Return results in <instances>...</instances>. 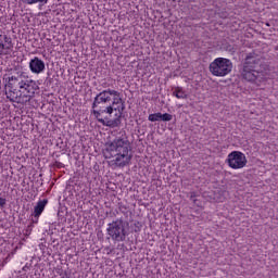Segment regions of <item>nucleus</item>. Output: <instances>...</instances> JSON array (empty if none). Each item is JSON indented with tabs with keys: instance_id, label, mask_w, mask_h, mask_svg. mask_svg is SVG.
<instances>
[{
	"instance_id": "nucleus-1",
	"label": "nucleus",
	"mask_w": 278,
	"mask_h": 278,
	"mask_svg": "<svg viewBox=\"0 0 278 278\" xmlns=\"http://www.w3.org/2000/svg\"><path fill=\"white\" fill-rule=\"evenodd\" d=\"M36 90H38L36 80H33L23 72H17L8 78L5 96L12 103L25 105L34 99Z\"/></svg>"
},
{
	"instance_id": "nucleus-2",
	"label": "nucleus",
	"mask_w": 278,
	"mask_h": 278,
	"mask_svg": "<svg viewBox=\"0 0 278 278\" xmlns=\"http://www.w3.org/2000/svg\"><path fill=\"white\" fill-rule=\"evenodd\" d=\"M131 142L125 130H121L118 136L111 142L105 143L103 156L109 161V166L112 168H125L131 164L134 155L130 153Z\"/></svg>"
},
{
	"instance_id": "nucleus-3",
	"label": "nucleus",
	"mask_w": 278,
	"mask_h": 278,
	"mask_svg": "<svg viewBox=\"0 0 278 278\" xmlns=\"http://www.w3.org/2000/svg\"><path fill=\"white\" fill-rule=\"evenodd\" d=\"M270 74V65L266 62V58L260 51H251L245 53L243 62L239 66V75L245 81L251 84H262L266 81V77Z\"/></svg>"
},
{
	"instance_id": "nucleus-4",
	"label": "nucleus",
	"mask_w": 278,
	"mask_h": 278,
	"mask_svg": "<svg viewBox=\"0 0 278 278\" xmlns=\"http://www.w3.org/2000/svg\"><path fill=\"white\" fill-rule=\"evenodd\" d=\"M91 108L93 116L104 127L114 128L121 126V118H123V112H125L124 103L114 106L94 98Z\"/></svg>"
},
{
	"instance_id": "nucleus-5",
	"label": "nucleus",
	"mask_w": 278,
	"mask_h": 278,
	"mask_svg": "<svg viewBox=\"0 0 278 278\" xmlns=\"http://www.w3.org/2000/svg\"><path fill=\"white\" fill-rule=\"evenodd\" d=\"M106 233L114 242H125L127 240V230L123 218L113 220L108 225Z\"/></svg>"
},
{
	"instance_id": "nucleus-6",
	"label": "nucleus",
	"mask_w": 278,
	"mask_h": 278,
	"mask_svg": "<svg viewBox=\"0 0 278 278\" xmlns=\"http://www.w3.org/2000/svg\"><path fill=\"white\" fill-rule=\"evenodd\" d=\"M233 63L226 58H217L210 64V71L215 77H225L231 73Z\"/></svg>"
},
{
	"instance_id": "nucleus-7",
	"label": "nucleus",
	"mask_w": 278,
	"mask_h": 278,
	"mask_svg": "<svg viewBox=\"0 0 278 278\" xmlns=\"http://www.w3.org/2000/svg\"><path fill=\"white\" fill-rule=\"evenodd\" d=\"M94 99L102 101V103H106L108 105H125V101L121 98V92L114 89H105L98 93Z\"/></svg>"
},
{
	"instance_id": "nucleus-8",
	"label": "nucleus",
	"mask_w": 278,
	"mask_h": 278,
	"mask_svg": "<svg viewBox=\"0 0 278 278\" xmlns=\"http://www.w3.org/2000/svg\"><path fill=\"white\" fill-rule=\"evenodd\" d=\"M226 162L230 168H233V170H238L240 168H244L248 161L244 153L240 151H232L228 154Z\"/></svg>"
},
{
	"instance_id": "nucleus-9",
	"label": "nucleus",
	"mask_w": 278,
	"mask_h": 278,
	"mask_svg": "<svg viewBox=\"0 0 278 278\" xmlns=\"http://www.w3.org/2000/svg\"><path fill=\"white\" fill-rule=\"evenodd\" d=\"M14 49V43H12V37L8 35H0V54L10 55V51Z\"/></svg>"
},
{
	"instance_id": "nucleus-10",
	"label": "nucleus",
	"mask_w": 278,
	"mask_h": 278,
	"mask_svg": "<svg viewBox=\"0 0 278 278\" xmlns=\"http://www.w3.org/2000/svg\"><path fill=\"white\" fill-rule=\"evenodd\" d=\"M47 203H49L48 199L40 200L37 202L36 206L34 207V213L31 214V223L38 224V219L40 215L45 212V207H47Z\"/></svg>"
},
{
	"instance_id": "nucleus-11",
	"label": "nucleus",
	"mask_w": 278,
	"mask_h": 278,
	"mask_svg": "<svg viewBox=\"0 0 278 278\" xmlns=\"http://www.w3.org/2000/svg\"><path fill=\"white\" fill-rule=\"evenodd\" d=\"M29 68L31 73H35L36 75H40L45 71V61L40 60L38 56H35L29 62Z\"/></svg>"
},
{
	"instance_id": "nucleus-12",
	"label": "nucleus",
	"mask_w": 278,
	"mask_h": 278,
	"mask_svg": "<svg viewBox=\"0 0 278 278\" xmlns=\"http://www.w3.org/2000/svg\"><path fill=\"white\" fill-rule=\"evenodd\" d=\"M173 97L176 99H188V93L181 87H175L173 91Z\"/></svg>"
},
{
	"instance_id": "nucleus-13",
	"label": "nucleus",
	"mask_w": 278,
	"mask_h": 278,
	"mask_svg": "<svg viewBox=\"0 0 278 278\" xmlns=\"http://www.w3.org/2000/svg\"><path fill=\"white\" fill-rule=\"evenodd\" d=\"M25 5H35L36 3H49V0H21Z\"/></svg>"
},
{
	"instance_id": "nucleus-14",
	"label": "nucleus",
	"mask_w": 278,
	"mask_h": 278,
	"mask_svg": "<svg viewBox=\"0 0 278 278\" xmlns=\"http://www.w3.org/2000/svg\"><path fill=\"white\" fill-rule=\"evenodd\" d=\"M148 121L150 123H156L157 121H162V113H153L148 116Z\"/></svg>"
},
{
	"instance_id": "nucleus-15",
	"label": "nucleus",
	"mask_w": 278,
	"mask_h": 278,
	"mask_svg": "<svg viewBox=\"0 0 278 278\" xmlns=\"http://www.w3.org/2000/svg\"><path fill=\"white\" fill-rule=\"evenodd\" d=\"M161 121H163L164 123H168V122L173 121V115H170L168 113H165V114L161 113Z\"/></svg>"
},
{
	"instance_id": "nucleus-16",
	"label": "nucleus",
	"mask_w": 278,
	"mask_h": 278,
	"mask_svg": "<svg viewBox=\"0 0 278 278\" xmlns=\"http://www.w3.org/2000/svg\"><path fill=\"white\" fill-rule=\"evenodd\" d=\"M34 225L35 224L31 222V224L27 226V228H26V236H29L31 233V229L34 228Z\"/></svg>"
},
{
	"instance_id": "nucleus-17",
	"label": "nucleus",
	"mask_w": 278,
	"mask_h": 278,
	"mask_svg": "<svg viewBox=\"0 0 278 278\" xmlns=\"http://www.w3.org/2000/svg\"><path fill=\"white\" fill-rule=\"evenodd\" d=\"M7 200L0 197V207H5Z\"/></svg>"
},
{
	"instance_id": "nucleus-18",
	"label": "nucleus",
	"mask_w": 278,
	"mask_h": 278,
	"mask_svg": "<svg viewBox=\"0 0 278 278\" xmlns=\"http://www.w3.org/2000/svg\"><path fill=\"white\" fill-rule=\"evenodd\" d=\"M140 223L139 222H137V223H135V233H138V231H140Z\"/></svg>"
},
{
	"instance_id": "nucleus-19",
	"label": "nucleus",
	"mask_w": 278,
	"mask_h": 278,
	"mask_svg": "<svg viewBox=\"0 0 278 278\" xmlns=\"http://www.w3.org/2000/svg\"><path fill=\"white\" fill-rule=\"evenodd\" d=\"M197 194H194V193H191V195H190V200L193 202V203H197Z\"/></svg>"
},
{
	"instance_id": "nucleus-20",
	"label": "nucleus",
	"mask_w": 278,
	"mask_h": 278,
	"mask_svg": "<svg viewBox=\"0 0 278 278\" xmlns=\"http://www.w3.org/2000/svg\"><path fill=\"white\" fill-rule=\"evenodd\" d=\"M55 166H58V168H62L64 165L61 162H55Z\"/></svg>"
},
{
	"instance_id": "nucleus-21",
	"label": "nucleus",
	"mask_w": 278,
	"mask_h": 278,
	"mask_svg": "<svg viewBox=\"0 0 278 278\" xmlns=\"http://www.w3.org/2000/svg\"><path fill=\"white\" fill-rule=\"evenodd\" d=\"M266 25H267V27H270V24L267 23Z\"/></svg>"
}]
</instances>
